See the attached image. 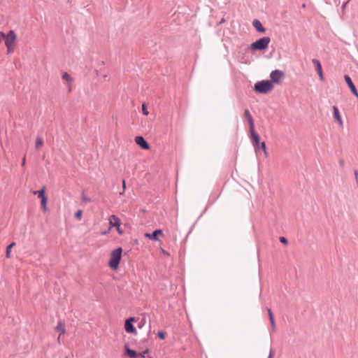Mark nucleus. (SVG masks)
<instances>
[{"label":"nucleus","instance_id":"nucleus-18","mask_svg":"<svg viewBox=\"0 0 358 358\" xmlns=\"http://www.w3.org/2000/svg\"><path fill=\"white\" fill-rule=\"evenodd\" d=\"M16 245L15 242H12L10 244H9L6 250V257L7 258H10V252L12 250V248Z\"/></svg>","mask_w":358,"mask_h":358},{"label":"nucleus","instance_id":"nucleus-15","mask_svg":"<svg viewBox=\"0 0 358 358\" xmlns=\"http://www.w3.org/2000/svg\"><path fill=\"white\" fill-rule=\"evenodd\" d=\"M55 330L57 332H59L60 335L64 334L66 331L64 322H62V320H59L57 323V325L55 327Z\"/></svg>","mask_w":358,"mask_h":358},{"label":"nucleus","instance_id":"nucleus-28","mask_svg":"<svg viewBox=\"0 0 358 358\" xmlns=\"http://www.w3.org/2000/svg\"><path fill=\"white\" fill-rule=\"evenodd\" d=\"M82 201L85 203H87V202H90L91 201V199L86 197L85 195L84 194V193H83L82 194Z\"/></svg>","mask_w":358,"mask_h":358},{"label":"nucleus","instance_id":"nucleus-13","mask_svg":"<svg viewBox=\"0 0 358 358\" xmlns=\"http://www.w3.org/2000/svg\"><path fill=\"white\" fill-rule=\"evenodd\" d=\"M124 348H125V351H126V355L129 357H130V358H137L138 353L134 350L130 349L129 347V344L128 343H126L124 345Z\"/></svg>","mask_w":358,"mask_h":358},{"label":"nucleus","instance_id":"nucleus-43","mask_svg":"<svg viewBox=\"0 0 358 358\" xmlns=\"http://www.w3.org/2000/svg\"><path fill=\"white\" fill-rule=\"evenodd\" d=\"M124 191H122V192H120V195H122V194H123V193H124Z\"/></svg>","mask_w":358,"mask_h":358},{"label":"nucleus","instance_id":"nucleus-20","mask_svg":"<svg viewBox=\"0 0 358 358\" xmlns=\"http://www.w3.org/2000/svg\"><path fill=\"white\" fill-rule=\"evenodd\" d=\"M41 199V207L44 211H46L48 210V207H47L48 199L45 196V197H43Z\"/></svg>","mask_w":358,"mask_h":358},{"label":"nucleus","instance_id":"nucleus-17","mask_svg":"<svg viewBox=\"0 0 358 358\" xmlns=\"http://www.w3.org/2000/svg\"><path fill=\"white\" fill-rule=\"evenodd\" d=\"M45 187L43 186L41 188V189L38 190V191H34L33 194L37 195L38 198L42 199L43 197H45Z\"/></svg>","mask_w":358,"mask_h":358},{"label":"nucleus","instance_id":"nucleus-11","mask_svg":"<svg viewBox=\"0 0 358 358\" xmlns=\"http://www.w3.org/2000/svg\"><path fill=\"white\" fill-rule=\"evenodd\" d=\"M109 223L111 227L118 228L120 227V220L115 215H112L109 218Z\"/></svg>","mask_w":358,"mask_h":358},{"label":"nucleus","instance_id":"nucleus-40","mask_svg":"<svg viewBox=\"0 0 358 358\" xmlns=\"http://www.w3.org/2000/svg\"><path fill=\"white\" fill-rule=\"evenodd\" d=\"M150 234H151L146 233V234H145V237H148V238H149L150 239Z\"/></svg>","mask_w":358,"mask_h":358},{"label":"nucleus","instance_id":"nucleus-21","mask_svg":"<svg viewBox=\"0 0 358 358\" xmlns=\"http://www.w3.org/2000/svg\"><path fill=\"white\" fill-rule=\"evenodd\" d=\"M146 324V318L145 317H143L141 320L138 323V327L141 329Z\"/></svg>","mask_w":358,"mask_h":358},{"label":"nucleus","instance_id":"nucleus-22","mask_svg":"<svg viewBox=\"0 0 358 358\" xmlns=\"http://www.w3.org/2000/svg\"><path fill=\"white\" fill-rule=\"evenodd\" d=\"M260 150H262L264 152V155H265V157H267L268 155V153L266 152V143L265 142H262L260 145Z\"/></svg>","mask_w":358,"mask_h":358},{"label":"nucleus","instance_id":"nucleus-30","mask_svg":"<svg viewBox=\"0 0 358 358\" xmlns=\"http://www.w3.org/2000/svg\"><path fill=\"white\" fill-rule=\"evenodd\" d=\"M149 352L148 349H146L145 351H143L142 353L138 354V357H141L142 358L145 357V354H147Z\"/></svg>","mask_w":358,"mask_h":358},{"label":"nucleus","instance_id":"nucleus-16","mask_svg":"<svg viewBox=\"0 0 358 358\" xmlns=\"http://www.w3.org/2000/svg\"><path fill=\"white\" fill-rule=\"evenodd\" d=\"M163 234L162 229H156L150 234V239L152 241H157L158 236Z\"/></svg>","mask_w":358,"mask_h":358},{"label":"nucleus","instance_id":"nucleus-32","mask_svg":"<svg viewBox=\"0 0 358 358\" xmlns=\"http://www.w3.org/2000/svg\"><path fill=\"white\" fill-rule=\"evenodd\" d=\"M274 350H273L272 349L270 350V352H269V356L268 358H272L273 355H274Z\"/></svg>","mask_w":358,"mask_h":358},{"label":"nucleus","instance_id":"nucleus-45","mask_svg":"<svg viewBox=\"0 0 358 358\" xmlns=\"http://www.w3.org/2000/svg\"><path fill=\"white\" fill-rule=\"evenodd\" d=\"M150 358H152V357H150Z\"/></svg>","mask_w":358,"mask_h":358},{"label":"nucleus","instance_id":"nucleus-7","mask_svg":"<svg viewBox=\"0 0 358 358\" xmlns=\"http://www.w3.org/2000/svg\"><path fill=\"white\" fill-rule=\"evenodd\" d=\"M285 73L283 71L280 70H274L270 74V78L271 79V83H278L280 80L284 78Z\"/></svg>","mask_w":358,"mask_h":358},{"label":"nucleus","instance_id":"nucleus-29","mask_svg":"<svg viewBox=\"0 0 358 358\" xmlns=\"http://www.w3.org/2000/svg\"><path fill=\"white\" fill-rule=\"evenodd\" d=\"M157 336L160 339L163 340L165 338V333L164 331H159Z\"/></svg>","mask_w":358,"mask_h":358},{"label":"nucleus","instance_id":"nucleus-27","mask_svg":"<svg viewBox=\"0 0 358 358\" xmlns=\"http://www.w3.org/2000/svg\"><path fill=\"white\" fill-rule=\"evenodd\" d=\"M279 240H280V243H283L285 245H287L288 243L287 239L285 237H284V236H280L279 238Z\"/></svg>","mask_w":358,"mask_h":358},{"label":"nucleus","instance_id":"nucleus-33","mask_svg":"<svg viewBox=\"0 0 358 358\" xmlns=\"http://www.w3.org/2000/svg\"><path fill=\"white\" fill-rule=\"evenodd\" d=\"M349 1H350V0H348L345 3H344L343 4V6H342V11H343V12L344 11L346 5L348 3Z\"/></svg>","mask_w":358,"mask_h":358},{"label":"nucleus","instance_id":"nucleus-31","mask_svg":"<svg viewBox=\"0 0 358 358\" xmlns=\"http://www.w3.org/2000/svg\"><path fill=\"white\" fill-rule=\"evenodd\" d=\"M354 173H355L356 181L358 183V171H357V170H355Z\"/></svg>","mask_w":358,"mask_h":358},{"label":"nucleus","instance_id":"nucleus-9","mask_svg":"<svg viewBox=\"0 0 358 358\" xmlns=\"http://www.w3.org/2000/svg\"><path fill=\"white\" fill-rule=\"evenodd\" d=\"M312 62L313 64H314L315 67V70L317 72L318 75H319V77H320V79L323 81L324 80V76H323V73H322V65L320 62V61L317 59H312Z\"/></svg>","mask_w":358,"mask_h":358},{"label":"nucleus","instance_id":"nucleus-37","mask_svg":"<svg viewBox=\"0 0 358 358\" xmlns=\"http://www.w3.org/2000/svg\"><path fill=\"white\" fill-rule=\"evenodd\" d=\"M116 229L120 234H122L123 231L120 229V227Z\"/></svg>","mask_w":358,"mask_h":358},{"label":"nucleus","instance_id":"nucleus-41","mask_svg":"<svg viewBox=\"0 0 358 358\" xmlns=\"http://www.w3.org/2000/svg\"><path fill=\"white\" fill-rule=\"evenodd\" d=\"M162 252L164 253V254H166V255H169L168 252H166L165 250H162Z\"/></svg>","mask_w":358,"mask_h":358},{"label":"nucleus","instance_id":"nucleus-35","mask_svg":"<svg viewBox=\"0 0 358 358\" xmlns=\"http://www.w3.org/2000/svg\"><path fill=\"white\" fill-rule=\"evenodd\" d=\"M339 164H340V165L341 166H344V160L343 159H340Z\"/></svg>","mask_w":358,"mask_h":358},{"label":"nucleus","instance_id":"nucleus-24","mask_svg":"<svg viewBox=\"0 0 358 358\" xmlns=\"http://www.w3.org/2000/svg\"><path fill=\"white\" fill-rule=\"evenodd\" d=\"M269 320H270L271 324L272 325L273 330H275V320H274L273 315H271V317H269Z\"/></svg>","mask_w":358,"mask_h":358},{"label":"nucleus","instance_id":"nucleus-14","mask_svg":"<svg viewBox=\"0 0 358 358\" xmlns=\"http://www.w3.org/2000/svg\"><path fill=\"white\" fill-rule=\"evenodd\" d=\"M333 110H334V117L336 120V121L341 126L343 125V120L341 119V117L340 115V113L338 110V108L337 106H333Z\"/></svg>","mask_w":358,"mask_h":358},{"label":"nucleus","instance_id":"nucleus-6","mask_svg":"<svg viewBox=\"0 0 358 358\" xmlns=\"http://www.w3.org/2000/svg\"><path fill=\"white\" fill-rule=\"evenodd\" d=\"M250 132V137L251 140L252 141L254 148L256 152H258L260 150V138L258 134L254 131H251Z\"/></svg>","mask_w":358,"mask_h":358},{"label":"nucleus","instance_id":"nucleus-36","mask_svg":"<svg viewBox=\"0 0 358 358\" xmlns=\"http://www.w3.org/2000/svg\"><path fill=\"white\" fill-rule=\"evenodd\" d=\"M268 316L271 317V315H273L271 310L270 308H267Z\"/></svg>","mask_w":358,"mask_h":358},{"label":"nucleus","instance_id":"nucleus-3","mask_svg":"<svg viewBox=\"0 0 358 358\" xmlns=\"http://www.w3.org/2000/svg\"><path fill=\"white\" fill-rule=\"evenodd\" d=\"M271 41L269 37H263L250 44V49L252 51L266 50Z\"/></svg>","mask_w":358,"mask_h":358},{"label":"nucleus","instance_id":"nucleus-42","mask_svg":"<svg viewBox=\"0 0 358 358\" xmlns=\"http://www.w3.org/2000/svg\"><path fill=\"white\" fill-rule=\"evenodd\" d=\"M150 329H151V326H150V323H149V332L150 331Z\"/></svg>","mask_w":358,"mask_h":358},{"label":"nucleus","instance_id":"nucleus-12","mask_svg":"<svg viewBox=\"0 0 358 358\" xmlns=\"http://www.w3.org/2000/svg\"><path fill=\"white\" fill-rule=\"evenodd\" d=\"M252 25L257 31L259 33H264L266 31V29L263 27L262 22L259 20H254L252 22Z\"/></svg>","mask_w":358,"mask_h":358},{"label":"nucleus","instance_id":"nucleus-2","mask_svg":"<svg viewBox=\"0 0 358 358\" xmlns=\"http://www.w3.org/2000/svg\"><path fill=\"white\" fill-rule=\"evenodd\" d=\"M273 87L271 81L264 80L256 83L254 85V90L260 94H267L272 90Z\"/></svg>","mask_w":358,"mask_h":358},{"label":"nucleus","instance_id":"nucleus-25","mask_svg":"<svg viewBox=\"0 0 358 358\" xmlns=\"http://www.w3.org/2000/svg\"><path fill=\"white\" fill-rule=\"evenodd\" d=\"M82 215H83V210H78L76 213H75V217L78 219V220H80L81 217H82Z\"/></svg>","mask_w":358,"mask_h":358},{"label":"nucleus","instance_id":"nucleus-44","mask_svg":"<svg viewBox=\"0 0 358 358\" xmlns=\"http://www.w3.org/2000/svg\"><path fill=\"white\" fill-rule=\"evenodd\" d=\"M1 43V38L0 37V43Z\"/></svg>","mask_w":358,"mask_h":358},{"label":"nucleus","instance_id":"nucleus-38","mask_svg":"<svg viewBox=\"0 0 358 358\" xmlns=\"http://www.w3.org/2000/svg\"><path fill=\"white\" fill-rule=\"evenodd\" d=\"M13 45L11 46V48H9V49L7 48L8 53H10L11 51H13Z\"/></svg>","mask_w":358,"mask_h":358},{"label":"nucleus","instance_id":"nucleus-10","mask_svg":"<svg viewBox=\"0 0 358 358\" xmlns=\"http://www.w3.org/2000/svg\"><path fill=\"white\" fill-rule=\"evenodd\" d=\"M244 116L247 118L249 124L250 131L255 130V124L253 118L248 109H245L244 111Z\"/></svg>","mask_w":358,"mask_h":358},{"label":"nucleus","instance_id":"nucleus-5","mask_svg":"<svg viewBox=\"0 0 358 358\" xmlns=\"http://www.w3.org/2000/svg\"><path fill=\"white\" fill-rule=\"evenodd\" d=\"M134 322H135V318L133 317L127 319L124 322V329L127 333L136 334V329L133 325Z\"/></svg>","mask_w":358,"mask_h":358},{"label":"nucleus","instance_id":"nucleus-1","mask_svg":"<svg viewBox=\"0 0 358 358\" xmlns=\"http://www.w3.org/2000/svg\"><path fill=\"white\" fill-rule=\"evenodd\" d=\"M122 248L119 247L115 250H113L110 253V260L108 266L113 270H116L118 268L119 264L122 257Z\"/></svg>","mask_w":358,"mask_h":358},{"label":"nucleus","instance_id":"nucleus-19","mask_svg":"<svg viewBox=\"0 0 358 358\" xmlns=\"http://www.w3.org/2000/svg\"><path fill=\"white\" fill-rule=\"evenodd\" d=\"M43 145V140L41 137L37 136L36 139L35 148L39 149Z\"/></svg>","mask_w":358,"mask_h":358},{"label":"nucleus","instance_id":"nucleus-26","mask_svg":"<svg viewBox=\"0 0 358 358\" xmlns=\"http://www.w3.org/2000/svg\"><path fill=\"white\" fill-rule=\"evenodd\" d=\"M142 111H143V115H148L149 113L147 110L145 103H143V105H142Z\"/></svg>","mask_w":358,"mask_h":358},{"label":"nucleus","instance_id":"nucleus-4","mask_svg":"<svg viewBox=\"0 0 358 358\" xmlns=\"http://www.w3.org/2000/svg\"><path fill=\"white\" fill-rule=\"evenodd\" d=\"M1 36L5 39V45H6L7 48H11V46L13 45V43L16 39V35L13 30H10L7 35H5L3 33H1Z\"/></svg>","mask_w":358,"mask_h":358},{"label":"nucleus","instance_id":"nucleus-34","mask_svg":"<svg viewBox=\"0 0 358 358\" xmlns=\"http://www.w3.org/2000/svg\"><path fill=\"white\" fill-rule=\"evenodd\" d=\"M122 187H123V191H124L126 189V183H125L124 180H123V181H122Z\"/></svg>","mask_w":358,"mask_h":358},{"label":"nucleus","instance_id":"nucleus-23","mask_svg":"<svg viewBox=\"0 0 358 358\" xmlns=\"http://www.w3.org/2000/svg\"><path fill=\"white\" fill-rule=\"evenodd\" d=\"M62 78L64 80H67V81H71L72 80V78L66 72L64 73V74L62 75Z\"/></svg>","mask_w":358,"mask_h":358},{"label":"nucleus","instance_id":"nucleus-8","mask_svg":"<svg viewBox=\"0 0 358 358\" xmlns=\"http://www.w3.org/2000/svg\"><path fill=\"white\" fill-rule=\"evenodd\" d=\"M135 143L143 150H148L150 148V145L141 136H138L135 138Z\"/></svg>","mask_w":358,"mask_h":358},{"label":"nucleus","instance_id":"nucleus-39","mask_svg":"<svg viewBox=\"0 0 358 358\" xmlns=\"http://www.w3.org/2000/svg\"><path fill=\"white\" fill-rule=\"evenodd\" d=\"M24 164H25V157L22 159V166H24Z\"/></svg>","mask_w":358,"mask_h":358}]
</instances>
